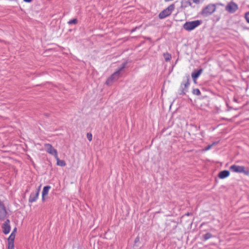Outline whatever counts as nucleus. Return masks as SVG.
<instances>
[{
    "mask_svg": "<svg viewBox=\"0 0 249 249\" xmlns=\"http://www.w3.org/2000/svg\"><path fill=\"white\" fill-rule=\"evenodd\" d=\"M174 8L175 5L174 4H171L169 5L167 8L161 11L159 14V18L160 19H163L166 18V17L170 15Z\"/></svg>",
    "mask_w": 249,
    "mask_h": 249,
    "instance_id": "nucleus-4",
    "label": "nucleus"
},
{
    "mask_svg": "<svg viewBox=\"0 0 249 249\" xmlns=\"http://www.w3.org/2000/svg\"><path fill=\"white\" fill-rule=\"evenodd\" d=\"M2 228L3 231L5 234H7L10 232L11 228L10 226V221L9 219H7L3 223Z\"/></svg>",
    "mask_w": 249,
    "mask_h": 249,
    "instance_id": "nucleus-10",
    "label": "nucleus"
},
{
    "mask_svg": "<svg viewBox=\"0 0 249 249\" xmlns=\"http://www.w3.org/2000/svg\"><path fill=\"white\" fill-rule=\"evenodd\" d=\"M120 73L119 71H116L111 76L107 79V83L109 82L110 80H112L114 82L116 81L120 77Z\"/></svg>",
    "mask_w": 249,
    "mask_h": 249,
    "instance_id": "nucleus-11",
    "label": "nucleus"
},
{
    "mask_svg": "<svg viewBox=\"0 0 249 249\" xmlns=\"http://www.w3.org/2000/svg\"><path fill=\"white\" fill-rule=\"evenodd\" d=\"M186 215H190V213H186Z\"/></svg>",
    "mask_w": 249,
    "mask_h": 249,
    "instance_id": "nucleus-34",
    "label": "nucleus"
},
{
    "mask_svg": "<svg viewBox=\"0 0 249 249\" xmlns=\"http://www.w3.org/2000/svg\"><path fill=\"white\" fill-rule=\"evenodd\" d=\"M230 175V172L227 170H224L222 171H221L219 174L218 177L220 178H224L227 177H228Z\"/></svg>",
    "mask_w": 249,
    "mask_h": 249,
    "instance_id": "nucleus-13",
    "label": "nucleus"
},
{
    "mask_svg": "<svg viewBox=\"0 0 249 249\" xmlns=\"http://www.w3.org/2000/svg\"><path fill=\"white\" fill-rule=\"evenodd\" d=\"M77 23V20L76 18H74L72 20H70L69 21H68V24H75Z\"/></svg>",
    "mask_w": 249,
    "mask_h": 249,
    "instance_id": "nucleus-22",
    "label": "nucleus"
},
{
    "mask_svg": "<svg viewBox=\"0 0 249 249\" xmlns=\"http://www.w3.org/2000/svg\"><path fill=\"white\" fill-rule=\"evenodd\" d=\"M46 151L52 155L54 156V157L57 155V150L53 148L52 145L50 144L47 143L44 145Z\"/></svg>",
    "mask_w": 249,
    "mask_h": 249,
    "instance_id": "nucleus-7",
    "label": "nucleus"
},
{
    "mask_svg": "<svg viewBox=\"0 0 249 249\" xmlns=\"http://www.w3.org/2000/svg\"><path fill=\"white\" fill-rule=\"evenodd\" d=\"M196 79H197V78L193 79V81H194V83H196Z\"/></svg>",
    "mask_w": 249,
    "mask_h": 249,
    "instance_id": "nucleus-32",
    "label": "nucleus"
},
{
    "mask_svg": "<svg viewBox=\"0 0 249 249\" xmlns=\"http://www.w3.org/2000/svg\"><path fill=\"white\" fill-rule=\"evenodd\" d=\"M25 2H31L32 0H23Z\"/></svg>",
    "mask_w": 249,
    "mask_h": 249,
    "instance_id": "nucleus-31",
    "label": "nucleus"
},
{
    "mask_svg": "<svg viewBox=\"0 0 249 249\" xmlns=\"http://www.w3.org/2000/svg\"><path fill=\"white\" fill-rule=\"evenodd\" d=\"M87 137L89 141H91L92 140V134L90 133H87Z\"/></svg>",
    "mask_w": 249,
    "mask_h": 249,
    "instance_id": "nucleus-26",
    "label": "nucleus"
},
{
    "mask_svg": "<svg viewBox=\"0 0 249 249\" xmlns=\"http://www.w3.org/2000/svg\"><path fill=\"white\" fill-rule=\"evenodd\" d=\"M200 23L201 21L198 20L186 22L183 25V28L187 31H191L199 26Z\"/></svg>",
    "mask_w": 249,
    "mask_h": 249,
    "instance_id": "nucleus-2",
    "label": "nucleus"
},
{
    "mask_svg": "<svg viewBox=\"0 0 249 249\" xmlns=\"http://www.w3.org/2000/svg\"><path fill=\"white\" fill-rule=\"evenodd\" d=\"M216 9V5L210 4L206 6L202 11L201 15L204 16H208L212 14Z\"/></svg>",
    "mask_w": 249,
    "mask_h": 249,
    "instance_id": "nucleus-3",
    "label": "nucleus"
},
{
    "mask_svg": "<svg viewBox=\"0 0 249 249\" xmlns=\"http://www.w3.org/2000/svg\"><path fill=\"white\" fill-rule=\"evenodd\" d=\"M8 249H14V245L11 244V245H8Z\"/></svg>",
    "mask_w": 249,
    "mask_h": 249,
    "instance_id": "nucleus-28",
    "label": "nucleus"
},
{
    "mask_svg": "<svg viewBox=\"0 0 249 249\" xmlns=\"http://www.w3.org/2000/svg\"><path fill=\"white\" fill-rule=\"evenodd\" d=\"M114 82V81L112 80H110L109 82L107 83V80L106 81V84L108 86H110L112 83Z\"/></svg>",
    "mask_w": 249,
    "mask_h": 249,
    "instance_id": "nucleus-27",
    "label": "nucleus"
},
{
    "mask_svg": "<svg viewBox=\"0 0 249 249\" xmlns=\"http://www.w3.org/2000/svg\"><path fill=\"white\" fill-rule=\"evenodd\" d=\"M185 81H184V83H182L181 84V87L182 88L181 89V92L180 94H184L185 92L187 91V89L188 88L190 80V76L189 74H187L185 76Z\"/></svg>",
    "mask_w": 249,
    "mask_h": 249,
    "instance_id": "nucleus-5",
    "label": "nucleus"
},
{
    "mask_svg": "<svg viewBox=\"0 0 249 249\" xmlns=\"http://www.w3.org/2000/svg\"><path fill=\"white\" fill-rule=\"evenodd\" d=\"M218 142H214L212 144L208 145L207 147H206L204 149V150L207 151L210 149L213 145H216Z\"/></svg>",
    "mask_w": 249,
    "mask_h": 249,
    "instance_id": "nucleus-20",
    "label": "nucleus"
},
{
    "mask_svg": "<svg viewBox=\"0 0 249 249\" xmlns=\"http://www.w3.org/2000/svg\"><path fill=\"white\" fill-rule=\"evenodd\" d=\"M139 240H140L139 237L138 236L137 237L135 238V241H134L135 243H136L138 242L139 241Z\"/></svg>",
    "mask_w": 249,
    "mask_h": 249,
    "instance_id": "nucleus-29",
    "label": "nucleus"
},
{
    "mask_svg": "<svg viewBox=\"0 0 249 249\" xmlns=\"http://www.w3.org/2000/svg\"><path fill=\"white\" fill-rule=\"evenodd\" d=\"M51 186H46L43 188L42 194V199L43 201L45 200V196L48 195L49 190L50 189Z\"/></svg>",
    "mask_w": 249,
    "mask_h": 249,
    "instance_id": "nucleus-12",
    "label": "nucleus"
},
{
    "mask_svg": "<svg viewBox=\"0 0 249 249\" xmlns=\"http://www.w3.org/2000/svg\"><path fill=\"white\" fill-rule=\"evenodd\" d=\"M230 169L232 172L244 173L246 175H248L249 174V170L244 166L232 165L230 167Z\"/></svg>",
    "mask_w": 249,
    "mask_h": 249,
    "instance_id": "nucleus-1",
    "label": "nucleus"
},
{
    "mask_svg": "<svg viewBox=\"0 0 249 249\" xmlns=\"http://www.w3.org/2000/svg\"><path fill=\"white\" fill-rule=\"evenodd\" d=\"M203 71V70L202 69H199V70L194 71L192 73V77L193 79L197 78L199 75L201 74Z\"/></svg>",
    "mask_w": 249,
    "mask_h": 249,
    "instance_id": "nucleus-15",
    "label": "nucleus"
},
{
    "mask_svg": "<svg viewBox=\"0 0 249 249\" xmlns=\"http://www.w3.org/2000/svg\"><path fill=\"white\" fill-rule=\"evenodd\" d=\"M192 0L193 3H195L196 4H198L202 2L204 0Z\"/></svg>",
    "mask_w": 249,
    "mask_h": 249,
    "instance_id": "nucleus-25",
    "label": "nucleus"
},
{
    "mask_svg": "<svg viewBox=\"0 0 249 249\" xmlns=\"http://www.w3.org/2000/svg\"><path fill=\"white\" fill-rule=\"evenodd\" d=\"M126 64V63H123L121 67L117 71H119L120 74V72L125 67Z\"/></svg>",
    "mask_w": 249,
    "mask_h": 249,
    "instance_id": "nucleus-23",
    "label": "nucleus"
},
{
    "mask_svg": "<svg viewBox=\"0 0 249 249\" xmlns=\"http://www.w3.org/2000/svg\"><path fill=\"white\" fill-rule=\"evenodd\" d=\"M192 92L194 94H196V95H200L201 94L199 89H193Z\"/></svg>",
    "mask_w": 249,
    "mask_h": 249,
    "instance_id": "nucleus-21",
    "label": "nucleus"
},
{
    "mask_svg": "<svg viewBox=\"0 0 249 249\" xmlns=\"http://www.w3.org/2000/svg\"><path fill=\"white\" fill-rule=\"evenodd\" d=\"M15 238V233H12L9 238H8V245H11V244L14 245V239Z\"/></svg>",
    "mask_w": 249,
    "mask_h": 249,
    "instance_id": "nucleus-16",
    "label": "nucleus"
},
{
    "mask_svg": "<svg viewBox=\"0 0 249 249\" xmlns=\"http://www.w3.org/2000/svg\"><path fill=\"white\" fill-rule=\"evenodd\" d=\"M137 29V27H136L135 28L133 29L132 30V32H134L136 30V29Z\"/></svg>",
    "mask_w": 249,
    "mask_h": 249,
    "instance_id": "nucleus-33",
    "label": "nucleus"
},
{
    "mask_svg": "<svg viewBox=\"0 0 249 249\" xmlns=\"http://www.w3.org/2000/svg\"><path fill=\"white\" fill-rule=\"evenodd\" d=\"M41 186H40L36 190V193H32L30 196L29 201V202L32 203L36 201V199L38 198L39 191L40 189Z\"/></svg>",
    "mask_w": 249,
    "mask_h": 249,
    "instance_id": "nucleus-8",
    "label": "nucleus"
},
{
    "mask_svg": "<svg viewBox=\"0 0 249 249\" xmlns=\"http://www.w3.org/2000/svg\"><path fill=\"white\" fill-rule=\"evenodd\" d=\"M192 1V0H182L181 2L182 6L184 7H193Z\"/></svg>",
    "mask_w": 249,
    "mask_h": 249,
    "instance_id": "nucleus-14",
    "label": "nucleus"
},
{
    "mask_svg": "<svg viewBox=\"0 0 249 249\" xmlns=\"http://www.w3.org/2000/svg\"><path fill=\"white\" fill-rule=\"evenodd\" d=\"M56 160H57V165L60 166H65L66 165L65 161L63 160H60L58 157V155L55 157Z\"/></svg>",
    "mask_w": 249,
    "mask_h": 249,
    "instance_id": "nucleus-17",
    "label": "nucleus"
},
{
    "mask_svg": "<svg viewBox=\"0 0 249 249\" xmlns=\"http://www.w3.org/2000/svg\"><path fill=\"white\" fill-rule=\"evenodd\" d=\"M17 231V228H15L12 233H15Z\"/></svg>",
    "mask_w": 249,
    "mask_h": 249,
    "instance_id": "nucleus-30",
    "label": "nucleus"
},
{
    "mask_svg": "<svg viewBox=\"0 0 249 249\" xmlns=\"http://www.w3.org/2000/svg\"><path fill=\"white\" fill-rule=\"evenodd\" d=\"M212 237L211 233L208 232L203 235V238L205 240H207Z\"/></svg>",
    "mask_w": 249,
    "mask_h": 249,
    "instance_id": "nucleus-19",
    "label": "nucleus"
},
{
    "mask_svg": "<svg viewBox=\"0 0 249 249\" xmlns=\"http://www.w3.org/2000/svg\"><path fill=\"white\" fill-rule=\"evenodd\" d=\"M245 18L248 23H249V12H247L245 15Z\"/></svg>",
    "mask_w": 249,
    "mask_h": 249,
    "instance_id": "nucleus-24",
    "label": "nucleus"
},
{
    "mask_svg": "<svg viewBox=\"0 0 249 249\" xmlns=\"http://www.w3.org/2000/svg\"><path fill=\"white\" fill-rule=\"evenodd\" d=\"M163 56L165 61L166 62L169 61L172 57L171 55L168 53H164Z\"/></svg>",
    "mask_w": 249,
    "mask_h": 249,
    "instance_id": "nucleus-18",
    "label": "nucleus"
},
{
    "mask_svg": "<svg viewBox=\"0 0 249 249\" xmlns=\"http://www.w3.org/2000/svg\"><path fill=\"white\" fill-rule=\"evenodd\" d=\"M6 213L5 207L3 202L0 200V220L4 219Z\"/></svg>",
    "mask_w": 249,
    "mask_h": 249,
    "instance_id": "nucleus-9",
    "label": "nucleus"
},
{
    "mask_svg": "<svg viewBox=\"0 0 249 249\" xmlns=\"http://www.w3.org/2000/svg\"><path fill=\"white\" fill-rule=\"evenodd\" d=\"M238 5L236 3L231 2L226 6L225 9L230 13H233L238 9Z\"/></svg>",
    "mask_w": 249,
    "mask_h": 249,
    "instance_id": "nucleus-6",
    "label": "nucleus"
}]
</instances>
